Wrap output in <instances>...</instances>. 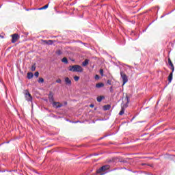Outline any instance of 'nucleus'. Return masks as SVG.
Listing matches in <instances>:
<instances>
[{"instance_id":"15","label":"nucleus","mask_w":175,"mask_h":175,"mask_svg":"<svg viewBox=\"0 0 175 175\" xmlns=\"http://www.w3.org/2000/svg\"><path fill=\"white\" fill-rule=\"evenodd\" d=\"M33 77V73L32 72H28L27 73V79H31Z\"/></svg>"},{"instance_id":"23","label":"nucleus","mask_w":175,"mask_h":175,"mask_svg":"<svg viewBox=\"0 0 175 175\" xmlns=\"http://www.w3.org/2000/svg\"><path fill=\"white\" fill-rule=\"evenodd\" d=\"M47 8H49V4L44 5L43 7L41 8V9H43L44 10V9H47Z\"/></svg>"},{"instance_id":"8","label":"nucleus","mask_w":175,"mask_h":175,"mask_svg":"<svg viewBox=\"0 0 175 175\" xmlns=\"http://www.w3.org/2000/svg\"><path fill=\"white\" fill-rule=\"evenodd\" d=\"M53 107H55V109H59V107H62V104L59 102H53Z\"/></svg>"},{"instance_id":"3","label":"nucleus","mask_w":175,"mask_h":175,"mask_svg":"<svg viewBox=\"0 0 175 175\" xmlns=\"http://www.w3.org/2000/svg\"><path fill=\"white\" fill-rule=\"evenodd\" d=\"M110 169V165H105L102 166L100 168L96 170V173L98 174H100V173H103V172H106V170H109Z\"/></svg>"},{"instance_id":"6","label":"nucleus","mask_w":175,"mask_h":175,"mask_svg":"<svg viewBox=\"0 0 175 175\" xmlns=\"http://www.w3.org/2000/svg\"><path fill=\"white\" fill-rule=\"evenodd\" d=\"M25 98L26 100L28 102H31L32 100V96L29 94V91H28V90H25Z\"/></svg>"},{"instance_id":"35","label":"nucleus","mask_w":175,"mask_h":175,"mask_svg":"<svg viewBox=\"0 0 175 175\" xmlns=\"http://www.w3.org/2000/svg\"><path fill=\"white\" fill-rule=\"evenodd\" d=\"M146 165V164H144V163H142V165Z\"/></svg>"},{"instance_id":"12","label":"nucleus","mask_w":175,"mask_h":175,"mask_svg":"<svg viewBox=\"0 0 175 175\" xmlns=\"http://www.w3.org/2000/svg\"><path fill=\"white\" fill-rule=\"evenodd\" d=\"M102 87H105V84H103V83H98L96 85V88H102Z\"/></svg>"},{"instance_id":"13","label":"nucleus","mask_w":175,"mask_h":175,"mask_svg":"<svg viewBox=\"0 0 175 175\" xmlns=\"http://www.w3.org/2000/svg\"><path fill=\"white\" fill-rule=\"evenodd\" d=\"M90 61L88 59H85V61L82 63L83 66H87L88 65Z\"/></svg>"},{"instance_id":"9","label":"nucleus","mask_w":175,"mask_h":175,"mask_svg":"<svg viewBox=\"0 0 175 175\" xmlns=\"http://www.w3.org/2000/svg\"><path fill=\"white\" fill-rule=\"evenodd\" d=\"M64 81L66 85H68L69 87L72 85V81L70 80V79H69V77L64 78Z\"/></svg>"},{"instance_id":"22","label":"nucleus","mask_w":175,"mask_h":175,"mask_svg":"<svg viewBox=\"0 0 175 175\" xmlns=\"http://www.w3.org/2000/svg\"><path fill=\"white\" fill-rule=\"evenodd\" d=\"M56 54H57V55H61V54H62V52L61 51V50H58L56 51Z\"/></svg>"},{"instance_id":"2","label":"nucleus","mask_w":175,"mask_h":175,"mask_svg":"<svg viewBox=\"0 0 175 175\" xmlns=\"http://www.w3.org/2000/svg\"><path fill=\"white\" fill-rule=\"evenodd\" d=\"M70 72H83V67L79 65H74L69 66Z\"/></svg>"},{"instance_id":"17","label":"nucleus","mask_w":175,"mask_h":175,"mask_svg":"<svg viewBox=\"0 0 175 175\" xmlns=\"http://www.w3.org/2000/svg\"><path fill=\"white\" fill-rule=\"evenodd\" d=\"M105 97L100 96L98 97H97V102H102L103 99H104Z\"/></svg>"},{"instance_id":"7","label":"nucleus","mask_w":175,"mask_h":175,"mask_svg":"<svg viewBox=\"0 0 175 175\" xmlns=\"http://www.w3.org/2000/svg\"><path fill=\"white\" fill-rule=\"evenodd\" d=\"M49 102L51 103H54V93H53V92H50L49 94Z\"/></svg>"},{"instance_id":"4","label":"nucleus","mask_w":175,"mask_h":175,"mask_svg":"<svg viewBox=\"0 0 175 175\" xmlns=\"http://www.w3.org/2000/svg\"><path fill=\"white\" fill-rule=\"evenodd\" d=\"M120 76L123 81V85H124V84H126V83H128V76H126V74H125V72H124L123 71H120Z\"/></svg>"},{"instance_id":"10","label":"nucleus","mask_w":175,"mask_h":175,"mask_svg":"<svg viewBox=\"0 0 175 175\" xmlns=\"http://www.w3.org/2000/svg\"><path fill=\"white\" fill-rule=\"evenodd\" d=\"M172 80H173V72H170V74L168 76V81H169V83H172Z\"/></svg>"},{"instance_id":"34","label":"nucleus","mask_w":175,"mask_h":175,"mask_svg":"<svg viewBox=\"0 0 175 175\" xmlns=\"http://www.w3.org/2000/svg\"><path fill=\"white\" fill-rule=\"evenodd\" d=\"M65 105H68V103L66 102V103H65Z\"/></svg>"},{"instance_id":"18","label":"nucleus","mask_w":175,"mask_h":175,"mask_svg":"<svg viewBox=\"0 0 175 175\" xmlns=\"http://www.w3.org/2000/svg\"><path fill=\"white\" fill-rule=\"evenodd\" d=\"M168 64L171 67L174 66V65L173 64V62H172V59H170V57L168 58Z\"/></svg>"},{"instance_id":"31","label":"nucleus","mask_w":175,"mask_h":175,"mask_svg":"<svg viewBox=\"0 0 175 175\" xmlns=\"http://www.w3.org/2000/svg\"><path fill=\"white\" fill-rule=\"evenodd\" d=\"M90 107H94V105L93 104L90 105Z\"/></svg>"},{"instance_id":"26","label":"nucleus","mask_w":175,"mask_h":175,"mask_svg":"<svg viewBox=\"0 0 175 175\" xmlns=\"http://www.w3.org/2000/svg\"><path fill=\"white\" fill-rule=\"evenodd\" d=\"M100 75H101V76H103V69H100Z\"/></svg>"},{"instance_id":"20","label":"nucleus","mask_w":175,"mask_h":175,"mask_svg":"<svg viewBox=\"0 0 175 175\" xmlns=\"http://www.w3.org/2000/svg\"><path fill=\"white\" fill-rule=\"evenodd\" d=\"M74 80H75V81H79V80H80V77H78V76H75V77H74Z\"/></svg>"},{"instance_id":"11","label":"nucleus","mask_w":175,"mask_h":175,"mask_svg":"<svg viewBox=\"0 0 175 175\" xmlns=\"http://www.w3.org/2000/svg\"><path fill=\"white\" fill-rule=\"evenodd\" d=\"M43 43H45V44H53V42L51 40H42Z\"/></svg>"},{"instance_id":"28","label":"nucleus","mask_w":175,"mask_h":175,"mask_svg":"<svg viewBox=\"0 0 175 175\" xmlns=\"http://www.w3.org/2000/svg\"><path fill=\"white\" fill-rule=\"evenodd\" d=\"M171 70H172V72H171V73L173 74V72H174V66H172L171 67Z\"/></svg>"},{"instance_id":"1","label":"nucleus","mask_w":175,"mask_h":175,"mask_svg":"<svg viewBox=\"0 0 175 175\" xmlns=\"http://www.w3.org/2000/svg\"><path fill=\"white\" fill-rule=\"evenodd\" d=\"M129 104V97L126 96L122 98V109L119 113V116H123L124 113H125V109L128 107V105Z\"/></svg>"},{"instance_id":"24","label":"nucleus","mask_w":175,"mask_h":175,"mask_svg":"<svg viewBox=\"0 0 175 175\" xmlns=\"http://www.w3.org/2000/svg\"><path fill=\"white\" fill-rule=\"evenodd\" d=\"M34 76H35L36 77H39V72H36L34 73Z\"/></svg>"},{"instance_id":"27","label":"nucleus","mask_w":175,"mask_h":175,"mask_svg":"<svg viewBox=\"0 0 175 175\" xmlns=\"http://www.w3.org/2000/svg\"><path fill=\"white\" fill-rule=\"evenodd\" d=\"M62 80H61V79H58L57 81H56V83H58L59 84H61V83H62Z\"/></svg>"},{"instance_id":"19","label":"nucleus","mask_w":175,"mask_h":175,"mask_svg":"<svg viewBox=\"0 0 175 175\" xmlns=\"http://www.w3.org/2000/svg\"><path fill=\"white\" fill-rule=\"evenodd\" d=\"M31 70L32 72H35V70H36V66L35 64L31 66Z\"/></svg>"},{"instance_id":"5","label":"nucleus","mask_w":175,"mask_h":175,"mask_svg":"<svg viewBox=\"0 0 175 175\" xmlns=\"http://www.w3.org/2000/svg\"><path fill=\"white\" fill-rule=\"evenodd\" d=\"M12 43H16L19 39H20V36L17 33L12 34Z\"/></svg>"},{"instance_id":"30","label":"nucleus","mask_w":175,"mask_h":175,"mask_svg":"<svg viewBox=\"0 0 175 175\" xmlns=\"http://www.w3.org/2000/svg\"><path fill=\"white\" fill-rule=\"evenodd\" d=\"M38 10H44L42 8H38Z\"/></svg>"},{"instance_id":"14","label":"nucleus","mask_w":175,"mask_h":175,"mask_svg":"<svg viewBox=\"0 0 175 175\" xmlns=\"http://www.w3.org/2000/svg\"><path fill=\"white\" fill-rule=\"evenodd\" d=\"M111 107V106H110V105H104L103 106V110H110V108Z\"/></svg>"},{"instance_id":"29","label":"nucleus","mask_w":175,"mask_h":175,"mask_svg":"<svg viewBox=\"0 0 175 175\" xmlns=\"http://www.w3.org/2000/svg\"><path fill=\"white\" fill-rule=\"evenodd\" d=\"M99 79H100L99 75H96L95 76V79H96V80H99Z\"/></svg>"},{"instance_id":"25","label":"nucleus","mask_w":175,"mask_h":175,"mask_svg":"<svg viewBox=\"0 0 175 175\" xmlns=\"http://www.w3.org/2000/svg\"><path fill=\"white\" fill-rule=\"evenodd\" d=\"M107 84H109V85H111V81H110V79H108L107 81Z\"/></svg>"},{"instance_id":"33","label":"nucleus","mask_w":175,"mask_h":175,"mask_svg":"<svg viewBox=\"0 0 175 175\" xmlns=\"http://www.w3.org/2000/svg\"><path fill=\"white\" fill-rule=\"evenodd\" d=\"M148 166H151V167H152V165H150V164H148Z\"/></svg>"},{"instance_id":"21","label":"nucleus","mask_w":175,"mask_h":175,"mask_svg":"<svg viewBox=\"0 0 175 175\" xmlns=\"http://www.w3.org/2000/svg\"><path fill=\"white\" fill-rule=\"evenodd\" d=\"M38 83H44V79L43 78H39Z\"/></svg>"},{"instance_id":"16","label":"nucleus","mask_w":175,"mask_h":175,"mask_svg":"<svg viewBox=\"0 0 175 175\" xmlns=\"http://www.w3.org/2000/svg\"><path fill=\"white\" fill-rule=\"evenodd\" d=\"M62 62H63L64 64H68V58L63 57L62 59Z\"/></svg>"},{"instance_id":"32","label":"nucleus","mask_w":175,"mask_h":175,"mask_svg":"<svg viewBox=\"0 0 175 175\" xmlns=\"http://www.w3.org/2000/svg\"><path fill=\"white\" fill-rule=\"evenodd\" d=\"M110 90H111H111H113V87H111V88H110Z\"/></svg>"}]
</instances>
